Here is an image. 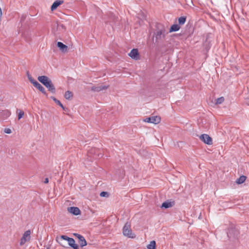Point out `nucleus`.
<instances>
[{"mask_svg": "<svg viewBox=\"0 0 249 249\" xmlns=\"http://www.w3.org/2000/svg\"><path fill=\"white\" fill-rule=\"evenodd\" d=\"M38 80L45 86L51 92H55V87L53 86L51 80L46 76H39L37 78Z\"/></svg>", "mask_w": 249, "mask_h": 249, "instance_id": "nucleus-1", "label": "nucleus"}, {"mask_svg": "<svg viewBox=\"0 0 249 249\" xmlns=\"http://www.w3.org/2000/svg\"><path fill=\"white\" fill-rule=\"evenodd\" d=\"M123 233L124 236L129 238L133 239L136 237L135 234L132 232L131 225L129 223H126L123 229Z\"/></svg>", "mask_w": 249, "mask_h": 249, "instance_id": "nucleus-2", "label": "nucleus"}, {"mask_svg": "<svg viewBox=\"0 0 249 249\" xmlns=\"http://www.w3.org/2000/svg\"><path fill=\"white\" fill-rule=\"evenodd\" d=\"M28 78L30 82L34 85V87L37 89L42 93L44 94H46L45 89L41 84L35 80L30 75H28Z\"/></svg>", "mask_w": 249, "mask_h": 249, "instance_id": "nucleus-3", "label": "nucleus"}, {"mask_svg": "<svg viewBox=\"0 0 249 249\" xmlns=\"http://www.w3.org/2000/svg\"><path fill=\"white\" fill-rule=\"evenodd\" d=\"M60 238L67 241L69 245L73 249H79L78 245L75 243V241L73 238H70L66 235L61 236Z\"/></svg>", "mask_w": 249, "mask_h": 249, "instance_id": "nucleus-4", "label": "nucleus"}, {"mask_svg": "<svg viewBox=\"0 0 249 249\" xmlns=\"http://www.w3.org/2000/svg\"><path fill=\"white\" fill-rule=\"evenodd\" d=\"M31 231L27 230L23 234L20 239V245H23L26 242L30 241L31 238Z\"/></svg>", "mask_w": 249, "mask_h": 249, "instance_id": "nucleus-5", "label": "nucleus"}, {"mask_svg": "<svg viewBox=\"0 0 249 249\" xmlns=\"http://www.w3.org/2000/svg\"><path fill=\"white\" fill-rule=\"evenodd\" d=\"M199 138L201 141L208 145H212L213 144V140L208 134H202L199 136Z\"/></svg>", "mask_w": 249, "mask_h": 249, "instance_id": "nucleus-6", "label": "nucleus"}, {"mask_svg": "<svg viewBox=\"0 0 249 249\" xmlns=\"http://www.w3.org/2000/svg\"><path fill=\"white\" fill-rule=\"evenodd\" d=\"M128 55L134 60H139L140 59V55L138 50L137 49H132L129 53Z\"/></svg>", "mask_w": 249, "mask_h": 249, "instance_id": "nucleus-7", "label": "nucleus"}, {"mask_svg": "<svg viewBox=\"0 0 249 249\" xmlns=\"http://www.w3.org/2000/svg\"><path fill=\"white\" fill-rule=\"evenodd\" d=\"M74 235L78 239V242L82 247L87 245V242L83 236L78 233H74Z\"/></svg>", "mask_w": 249, "mask_h": 249, "instance_id": "nucleus-8", "label": "nucleus"}, {"mask_svg": "<svg viewBox=\"0 0 249 249\" xmlns=\"http://www.w3.org/2000/svg\"><path fill=\"white\" fill-rule=\"evenodd\" d=\"M11 111L8 109L0 110V119L4 120L11 115Z\"/></svg>", "mask_w": 249, "mask_h": 249, "instance_id": "nucleus-9", "label": "nucleus"}, {"mask_svg": "<svg viewBox=\"0 0 249 249\" xmlns=\"http://www.w3.org/2000/svg\"><path fill=\"white\" fill-rule=\"evenodd\" d=\"M155 37L157 40L160 39L162 38L165 37V30L164 29H160L158 30L156 32Z\"/></svg>", "mask_w": 249, "mask_h": 249, "instance_id": "nucleus-10", "label": "nucleus"}, {"mask_svg": "<svg viewBox=\"0 0 249 249\" xmlns=\"http://www.w3.org/2000/svg\"><path fill=\"white\" fill-rule=\"evenodd\" d=\"M68 211L74 215H77L80 214V210L78 207H71L68 208Z\"/></svg>", "mask_w": 249, "mask_h": 249, "instance_id": "nucleus-11", "label": "nucleus"}, {"mask_svg": "<svg viewBox=\"0 0 249 249\" xmlns=\"http://www.w3.org/2000/svg\"><path fill=\"white\" fill-rule=\"evenodd\" d=\"M64 3L63 0H56L52 4L51 6V10L52 11L55 10L57 8Z\"/></svg>", "mask_w": 249, "mask_h": 249, "instance_id": "nucleus-12", "label": "nucleus"}, {"mask_svg": "<svg viewBox=\"0 0 249 249\" xmlns=\"http://www.w3.org/2000/svg\"><path fill=\"white\" fill-rule=\"evenodd\" d=\"M57 47L63 53H66L68 51V46L64 44L61 42H58L57 44Z\"/></svg>", "mask_w": 249, "mask_h": 249, "instance_id": "nucleus-13", "label": "nucleus"}, {"mask_svg": "<svg viewBox=\"0 0 249 249\" xmlns=\"http://www.w3.org/2000/svg\"><path fill=\"white\" fill-rule=\"evenodd\" d=\"M151 123L154 124H158L161 121V118L159 116H152L151 117Z\"/></svg>", "mask_w": 249, "mask_h": 249, "instance_id": "nucleus-14", "label": "nucleus"}, {"mask_svg": "<svg viewBox=\"0 0 249 249\" xmlns=\"http://www.w3.org/2000/svg\"><path fill=\"white\" fill-rule=\"evenodd\" d=\"M180 26L178 24H173L170 27V29L169 30V32H176L179 30Z\"/></svg>", "mask_w": 249, "mask_h": 249, "instance_id": "nucleus-15", "label": "nucleus"}, {"mask_svg": "<svg viewBox=\"0 0 249 249\" xmlns=\"http://www.w3.org/2000/svg\"><path fill=\"white\" fill-rule=\"evenodd\" d=\"M246 179V177L245 176H240L236 181V183L240 184L244 183Z\"/></svg>", "mask_w": 249, "mask_h": 249, "instance_id": "nucleus-16", "label": "nucleus"}, {"mask_svg": "<svg viewBox=\"0 0 249 249\" xmlns=\"http://www.w3.org/2000/svg\"><path fill=\"white\" fill-rule=\"evenodd\" d=\"M146 249H156V242L154 240L151 241L150 243L147 245Z\"/></svg>", "mask_w": 249, "mask_h": 249, "instance_id": "nucleus-17", "label": "nucleus"}, {"mask_svg": "<svg viewBox=\"0 0 249 249\" xmlns=\"http://www.w3.org/2000/svg\"><path fill=\"white\" fill-rule=\"evenodd\" d=\"M73 96V93L71 91L68 90L65 92L64 97L66 99L69 100L72 98Z\"/></svg>", "mask_w": 249, "mask_h": 249, "instance_id": "nucleus-18", "label": "nucleus"}, {"mask_svg": "<svg viewBox=\"0 0 249 249\" xmlns=\"http://www.w3.org/2000/svg\"><path fill=\"white\" fill-rule=\"evenodd\" d=\"M173 206L172 204L170 202H164L162 204L161 207L165 208H170Z\"/></svg>", "mask_w": 249, "mask_h": 249, "instance_id": "nucleus-19", "label": "nucleus"}, {"mask_svg": "<svg viewBox=\"0 0 249 249\" xmlns=\"http://www.w3.org/2000/svg\"><path fill=\"white\" fill-rule=\"evenodd\" d=\"M186 20V18L184 17H181L178 18V23L180 25H183L185 23Z\"/></svg>", "mask_w": 249, "mask_h": 249, "instance_id": "nucleus-20", "label": "nucleus"}, {"mask_svg": "<svg viewBox=\"0 0 249 249\" xmlns=\"http://www.w3.org/2000/svg\"><path fill=\"white\" fill-rule=\"evenodd\" d=\"M52 99H53V100L59 106H60L63 109H65L64 108V107L63 106V105L61 103V102H60V101L57 100L55 97H52Z\"/></svg>", "mask_w": 249, "mask_h": 249, "instance_id": "nucleus-21", "label": "nucleus"}, {"mask_svg": "<svg viewBox=\"0 0 249 249\" xmlns=\"http://www.w3.org/2000/svg\"><path fill=\"white\" fill-rule=\"evenodd\" d=\"M224 101V98L223 97H221L218 98L216 100V104H220L222 103Z\"/></svg>", "mask_w": 249, "mask_h": 249, "instance_id": "nucleus-22", "label": "nucleus"}, {"mask_svg": "<svg viewBox=\"0 0 249 249\" xmlns=\"http://www.w3.org/2000/svg\"><path fill=\"white\" fill-rule=\"evenodd\" d=\"M18 119L19 120L24 116V113L22 110H18Z\"/></svg>", "mask_w": 249, "mask_h": 249, "instance_id": "nucleus-23", "label": "nucleus"}, {"mask_svg": "<svg viewBox=\"0 0 249 249\" xmlns=\"http://www.w3.org/2000/svg\"><path fill=\"white\" fill-rule=\"evenodd\" d=\"M92 90L94 91H97V92H99V91H101V88H100V86L92 87Z\"/></svg>", "mask_w": 249, "mask_h": 249, "instance_id": "nucleus-24", "label": "nucleus"}, {"mask_svg": "<svg viewBox=\"0 0 249 249\" xmlns=\"http://www.w3.org/2000/svg\"><path fill=\"white\" fill-rule=\"evenodd\" d=\"M100 196L102 197H108V193L106 192H102L100 193Z\"/></svg>", "mask_w": 249, "mask_h": 249, "instance_id": "nucleus-25", "label": "nucleus"}, {"mask_svg": "<svg viewBox=\"0 0 249 249\" xmlns=\"http://www.w3.org/2000/svg\"><path fill=\"white\" fill-rule=\"evenodd\" d=\"M151 117L145 118L143 121L146 123H151Z\"/></svg>", "mask_w": 249, "mask_h": 249, "instance_id": "nucleus-26", "label": "nucleus"}, {"mask_svg": "<svg viewBox=\"0 0 249 249\" xmlns=\"http://www.w3.org/2000/svg\"><path fill=\"white\" fill-rule=\"evenodd\" d=\"M100 88H101V90H106L109 87V86L107 85V86H100Z\"/></svg>", "mask_w": 249, "mask_h": 249, "instance_id": "nucleus-27", "label": "nucleus"}, {"mask_svg": "<svg viewBox=\"0 0 249 249\" xmlns=\"http://www.w3.org/2000/svg\"><path fill=\"white\" fill-rule=\"evenodd\" d=\"M4 132L6 134H10L12 132L10 128H5Z\"/></svg>", "mask_w": 249, "mask_h": 249, "instance_id": "nucleus-28", "label": "nucleus"}, {"mask_svg": "<svg viewBox=\"0 0 249 249\" xmlns=\"http://www.w3.org/2000/svg\"><path fill=\"white\" fill-rule=\"evenodd\" d=\"M44 182L45 183H46H46H48L49 182V179H48V178H46L45 179V180H44Z\"/></svg>", "mask_w": 249, "mask_h": 249, "instance_id": "nucleus-29", "label": "nucleus"}]
</instances>
